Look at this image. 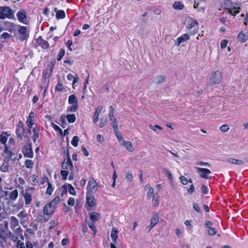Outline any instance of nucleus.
<instances>
[{"mask_svg": "<svg viewBox=\"0 0 248 248\" xmlns=\"http://www.w3.org/2000/svg\"><path fill=\"white\" fill-rule=\"evenodd\" d=\"M184 23L190 34H194L198 31V23L192 17L190 16L186 17Z\"/></svg>", "mask_w": 248, "mask_h": 248, "instance_id": "1", "label": "nucleus"}, {"mask_svg": "<svg viewBox=\"0 0 248 248\" xmlns=\"http://www.w3.org/2000/svg\"><path fill=\"white\" fill-rule=\"evenodd\" d=\"M225 12L231 14L232 16H235V15L239 13L240 8L234 5L230 0H226L223 5Z\"/></svg>", "mask_w": 248, "mask_h": 248, "instance_id": "2", "label": "nucleus"}, {"mask_svg": "<svg viewBox=\"0 0 248 248\" xmlns=\"http://www.w3.org/2000/svg\"><path fill=\"white\" fill-rule=\"evenodd\" d=\"M13 16L12 10L8 7H0V19L10 18Z\"/></svg>", "mask_w": 248, "mask_h": 248, "instance_id": "3", "label": "nucleus"}, {"mask_svg": "<svg viewBox=\"0 0 248 248\" xmlns=\"http://www.w3.org/2000/svg\"><path fill=\"white\" fill-rule=\"evenodd\" d=\"M17 30L19 34L18 39L20 41H24L29 37V33L27 27L19 25Z\"/></svg>", "mask_w": 248, "mask_h": 248, "instance_id": "4", "label": "nucleus"}, {"mask_svg": "<svg viewBox=\"0 0 248 248\" xmlns=\"http://www.w3.org/2000/svg\"><path fill=\"white\" fill-rule=\"evenodd\" d=\"M222 80V73L219 71L214 72L210 78V84L214 85L218 84Z\"/></svg>", "mask_w": 248, "mask_h": 248, "instance_id": "5", "label": "nucleus"}, {"mask_svg": "<svg viewBox=\"0 0 248 248\" xmlns=\"http://www.w3.org/2000/svg\"><path fill=\"white\" fill-rule=\"evenodd\" d=\"M34 187H28L26 189L25 192H23V195L25 199V203L26 205H29L32 201V193L30 192L31 190H33Z\"/></svg>", "mask_w": 248, "mask_h": 248, "instance_id": "6", "label": "nucleus"}, {"mask_svg": "<svg viewBox=\"0 0 248 248\" xmlns=\"http://www.w3.org/2000/svg\"><path fill=\"white\" fill-rule=\"evenodd\" d=\"M97 190V186L95 180L93 178L89 179L87 185V193H95Z\"/></svg>", "mask_w": 248, "mask_h": 248, "instance_id": "7", "label": "nucleus"}, {"mask_svg": "<svg viewBox=\"0 0 248 248\" xmlns=\"http://www.w3.org/2000/svg\"><path fill=\"white\" fill-rule=\"evenodd\" d=\"M22 152L25 157L29 158H32L33 157V153L31 143L27 144L24 146Z\"/></svg>", "mask_w": 248, "mask_h": 248, "instance_id": "8", "label": "nucleus"}, {"mask_svg": "<svg viewBox=\"0 0 248 248\" xmlns=\"http://www.w3.org/2000/svg\"><path fill=\"white\" fill-rule=\"evenodd\" d=\"M114 108L112 106H110L109 108L108 117L109 120L112 122L111 126L113 129H117L118 126L116 119L114 116Z\"/></svg>", "mask_w": 248, "mask_h": 248, "instance_id": "9", "label": "nucleus"}, {"mask_svg": "<svg viewBox=\"0 0 248 248\" xmlns=\"http://www.w3.org/2000/svg\"><path fill=\"white\" fill-rule=\"evenodd\" d=\"M62 167L64 170H72L73 169V165L68 153L67 154V158H65L62 163Z\"/></svg>", "mask_w": 248, "mask_h": 248, "instance_id": "10", "label": "nucleus"}, {"mask_svg": "<svg viewBox=\"0 0 248 248\" xmlns=\"http://www.w3.org/2000/svg\"><path fill=\"white\" fill-rule=\"evenodd\" d=\"M4 147L3 152L5 154V157L9 160H12V157L15 155L13 147L5 145Z\"/></svg>", "mask_w": 248, "mask_h": 248, "instance_id": "11", "label": "nucleus"}, {"mask_svg": "<svg viewBox=\"0 0 248 248\" xmlns=\"http://www.w3.org/2000/svg\"><path fill=\"white\" fill-rule=\"evenodd\" d=\"M86 204L88 205L87 209L91 210V208L95 206L94 198L91 193H87L86 195Z\"/></svg>", "mask_w": 248, "mask_h": 248, "instance_id": "12", "label": "nucleus"}, {"mask_svg": "<svg viewBox=\"0 0 248 248\" xmlns=\"http://www.w3.org/2000/svg\"><path fill=\"white\" fill-rule=\"evenodd\" d=\"M197 172L201 177L206 179L209 178L208 175L211 173L210 170L207 169L201 168H197Z\"/></svg>", "mask_w": 248, "mask_h": 248, "instance_id": "13", "label": "nucleus"}, {"mask_svg": "<svg viewBox=\"0 0 248 248\" xmlns=\"http://www.w3.org/2000/svg\"><path fill=\"white\" fill-rule=\"evenodd\" d=\"M16 16L18 20L23 23H26L27 15L26 12L24 9H20L17 13Z\"/></svg>", "mask_w": 248, "mask_h": 248, "instance_id": "14", "label": "nucleus"}, {"mask_svg": "<svg viewBox=\"0 0 248 248\" xmlns=\"http://www.w3.org/2000/svg\"><path fill=\"white\" fill-rule=\"evenodd\" d=\"M50 76V74L47 72H45L43 73V81L41 85L42 88H44V92H45L46 90V88H47L48 83L49 82V78Z\"/></svg>", "mask_w": 248, "mask_h": 248, "instance_id": "15", "label": "nucleus"}, {"mask_svg": "<svg viewBox=\"0 0 248 248\" xmlns=\"http://www.w3.org/2000/svg\"><path fill=\"white\" fill-rule=\"evenodd\" d=\"M103 108V107L102 106H99L95 108L93 120L94 124H96L98 121L99 116L102 112Z\"/></svg>", "mask_w": 248, "mask_h": 248, "instance_id": "16", "label": "nucleus"}, {"mask_svg": "<svg viewBox=\"0 0 248 248\" xmlns=\"http://www.w3.org/2000/svg\"><path fill=\"white\" fill-rule=\"evenodd\" d=\"M35 122V114L33 112H31L27 120L26 124L30 128H32V125L34 124Z\"/></svg>", "mask_w": 248, "mask_h": 248, "instance_id": "17", "label": "nucleus"}, {"mask_svg": "<svg viewBox=\"0 0 248 248\" xmlns=\"http://www.w3.org/2000/svg\"><path fill=\"white\" fill-rule=\"evenodd\" d=\"M36 43L43 49H46L49 47V44L46 41L43 40L41 36H39L36 39Z\"/></svg>", "mask_w": 248, "mask_h": 248, "instance_id": "18", "label": "nucleus"}, {"mask_svg": "<svg viewBox=\"0 0 248 248\" xmlns=\"http://www.w3.org/2000/svg\"><path fill=\"white\" fill-rule=\"evenodd\" d=\"M54 209L49 204L46 205L43 208V213L50 217L53 215Z\"/></svg>", "mask_w": 248, "mask_h": 248, "instance_id": "19", "label": "nucleus"}, {"mask_svg": "<svg viewBox=\"0 0 248 248\" xmlns=\"http://www.w3.org/2000/svg\"><path fill=\"white\" fill-rule=\"evenodd\" d=\"M49 217H48L46 215H45L44 213L40 214L37 215L36 217L37 221L40 223H44L46 222L49 218Z\"/></svg>", "mask_w": 248, "mask_h": 248, "instance_id": "20", "label": "nucleus"}, {"mask_svg": "<svg viewBox=\"0 0 248 248\" xmlns=\"http://www.w3.org/2000/svg\"><path fill=\"white\" fill-rule=\"evenodd\" d=\"M189 38V37L187 34H184L177 38V41L175 42V45L179 46L182 43L188 40Z\"/></svg>", "mask_w": 248, "mask_h": 248, "instance_id": "21", "label": "nucleus"}, {"mask_svg": "<svg viewBox=\"0 0 248 248\" xmlns=\"http://www.w3.org/2000/svg\"><path fill=\"white\" fill-rule=\"evenodd\" d=\"M123 146H124L126 150L130 152H132L134 150L132 143L131 142L126 140H123V142L121 143Z\"/></svg>", "mask_w": 248, "mask_h": 248, "instance_id": "22", "label": "nucleus"}, {"mask_svg": "<svg viewBox=\"0 0 248 248\" xmlns=\"http://www.w3.org/2000/svg\"><path fill=\"white\" fill-rule=\"evenodd\" d=\"M89 215L90 218L93 223L99 220L101 218V215L96 212H91Z\"/></svg>", "mask_w": 248, "mask_h": 248, "instance_id": "23", "label": "nucleus"}, {"mask_svg": "<svg viewBox=\"0 0 248 248\" xmlns=\"http://www.w3.org/2000/svg\"><path fill=\"white\" fill-rule=\"evenodd\" d=\"M159 220V216L157 214H154L153 217L151 218V223H150V228H153L155 227L157 223H158Z\"/></svg>", "mask_w": 248, "mask_h": 248, "instance_id": "24", "label": "nucleus"}, {"mask_svg": "<svg viewBox=\"0 0 248 248\" xmlns=\"http://www.w3.org/2000/svg\"><path fill=\"white\" fill-rule=\"evenodd\" d=\"M226 161L229 163L237 165H242L244 164V161L241 160L236 159L232 158H227Z\"/></svg>", "mask_w": 248, "mask_h": 248, "instance_id": "25", "label": "nucleus"}, {"mask_svg": "<svg viewBox=\"0 0 248 248\" xmlns=\"http://www.w3.org/2000/svg\"><path fill=\"white\" fill-rule=\"evenodd\" d=\"M10 227L11 229H13L19 225V222L17 219L14 216L11 217L10 218Z\"/></svg>", "mask_w": 248, "mask_h": 248, "instance_id": "26", "label": "nucleus"}, {"mask_svg": "<svg viewBox=\"0 0 248 248\" xmlns=\"http://www.w3.org/2000/svg\"><path fill=\"white\" fill-rule=\"evenodd\" d=\"M118 231L115 229H112L111 232V238L114 244L117 242Z\"/></svg>", "mask_w": 248, "mask_h": 248, "instance_id": "27", "label": "nucleus"}, {"mask_svg": "<svg viewBox=\"0 0 248 248\" xmlns=\"http://www.w3.org/2000/svg\"><path fill=\"white\" fill-rule=\"evenodd\" d=\"M238 39L241 42H245L248 39V34L241 31L238 35Z\"/></svg>", "mask_w": 248, "mask_h": 248, "instance_id": "28", "label": "nucleus"}, {"mask_svg": "<svg viewBox=\"0 0 248 248\" xmlns=\"http://www.w3.org/2000/svg\"><path fill=\"white\" fill-rule=\"evenodd\" d=\"M18 196V191L17 189L10 192L9 194V199L11 201H15Z\"/></svg>", "mask_w": 248, "mask_h": 248, "instance_id": "29", "label": "nucleus"}, {"mask_svg": "<svg viewBox=\"0 0 248 248\" xmlns=\"http://www.w3.org/2000/svg\"><path fill=\"white\" fill-rule=\"evenodd\" d=\"M145 187L147 189H148L147 194V199H150L152 197H153V196L155 195L154 194L153 188L148 184L146 185Z\"/></svg>", "mask_w": 248, "mask_h": 248, "instance_id": "30", "label": "nucleus"}, {"mask_svg": "<svg viewBox=\"0 0 248 248\" xmlns=\"http://www.w3.org/2000/svg\"><path fill=\"white\" fill-rule=\"evenodd\" d=\"M159 203V196L158 194H155L153 197L152 204L155 207L158 206Z\"/></svg>", "mask_w": 248, "mask_h": 248, "instance_id": "31", "label": "nucleus"}, {"mask_svg": "<svg viewBox=\"0 0 248 248\" xmlns=\"http://www.w3.org/2000/svg\"><path fill=\"white\" fill-rule=\"evenodd\" d=\"M60 201V198L59 196L56 197L51 202L49 203L50 206L52 207L54 210L56 208V205L59 203Z\"/></svg>", "mask_w": 248, "mask_h": 248, "instance_id": "32", "label": "nucleus"}, {"mask_svg": "<svg viewBox=\"0 0 248 248\" xmlns=\"http://www.w3.org/2000/svg\"><path fill=\"white\" fill-rule=\"evenodd\" d=\"M184 7L183 3L181 1L175 2L173 4V7L176 10H182Z\"/></svg>", "mask_w": 248, "mask_h": 248, "instance_id": "33", "label": "nucleus"}, {"mask_svg": "<svg viewBox=\"0 0 248 248\" xmlns=\"http://www.w3.org/2000/svg\"><path fill=\"white\" fill-rule=\"evenodd\" d=\"M10 167L8 162H4L0 167V170L2 172H6L9 171Z\"/></svg>", "mask_w": 248, "mask_h": 248, "instance_id": "34", "label": "nucleus"}, {"mask_svg": "<svg viewBox=\"0 0 248 248\" xmlns=\"http://www.w3.org/2000/svg\"><path fill=\"white\" fill-rule=\"evenodd\" d=\"M24 130V128H17L16 129V134L17 135V137L18 140H23L22 133L23 131Z\"/></svg>", "mask_w": 248, "mask_h": 248, "instance_id": "35", "label": "nucleus"}, {"mask_svg": "<svg viewBox=\"0 0 248 248\" xmlns=\"http://www.w3.org/2000/svg\"><path fill=\"white\" fill-rule=\"evenodd\" d=\"M12 35L7 32H4L0 35V39L2 41H5L6 39H9Z\"/></svg>", "mask_w": 248, "mask_h": 248, "instance_id": "36", "label": "nucleus"}, {"mask_svg": "<svg viewBox=\"0 0 248 248\" xmlns=\"http://www.w3.org/2000/svg\"><path fill=\"white\" fill-rule=\"evenodd\" d=\"M68 122L69 123H73L76 121V116L74 114H68L66 117Z\"/></svg>", "mask_w": 248, "mask_h": 248, "instance_id": "37", "label": "nucleus"}, {"mask_svg": "<svg viewBox=\"0 0 248 248\" xmlns=\"http://www.w3.org/2000/svg\"><path fill=\"white\" fill-rule=\"evenodd\" d=\"M65 16V12L63 10H58L56 12V18L58 19L63 18Z\"/></svg>", "mask_w": 248, "mask_h": 248, "instance_id": "38", "label": "nucleus"}, {"mask_svg": "<svg viewBox=\"0 0 248 248\" xmlns=\"http://www.w3.org/2000/svg\"><path fill=\"white\" fill-rule=\"evenodd\" d=\"M68 103L71 104L78 103V100L75 95L72 94L69 96Z\"/></svg>", "mask_w": 248, "mask_h": 248, "instance_id": "39", "label": "nucleus"}, {"mask_svg": "<svg viewBox=\"0 0 248 248\" xmlns=\"http://www.w3.org/2000/svg\"><path fill=\"white\" fill-rule=\"evenodd\" d=\"M155 82L157 83H161L163 82L165 80V78L162 75H159L155 77Z\"/></svg>", "mask_w": 248, "mask_h": 248, "instance_id": "40", "label": "nucleus"}, {"mask_svg": "<svg viewBox=\"0 0 248 248\" xmlns=\"http://www.w3.org/2000/svg\"><path fill=\"white\" fill-rule=\"evenodd\" d=\"M33 162L31 160L27 159L25 162V166L28 169H31L33 166Z\"/></svg>", "mask_w": 248, "mask_h": 248, "instance_id": "41", "label": "nucleus"}, {"mask_svg": "<svg viewBox=\"0 0 248 248\" xmlns=\"http://www.w3.org/2000/svg\"><path fill=\"white\" fill-rule=\"evenodd\" d=\"M32 131L33 133V140L34 142H35L36 140L39 138V133L38 132L37 129L35 127L33 128Z\"/></svg>", "mask_w": 248, "mask_h": 248, "instance_id": "42", "label": "nucleus"}, {"mask_svg": "<svg viewBox=\"0 0 248 248\" xmlns=\"http://www.w3.org/2000/svg\"><path fill=\"white\" fill-rule=\"evenodd\" d=\"M79 138L77 136H75L73 138V139L71 141V144L74 147H77L78 145V142L79 141Z\"/></svg>", "mask_w": 248, "mask_h": 248, "instance_id": "43", "label": "nucleus"}, {"mask_svg": "<svg viewBox=\"0 0 248 248\" xmlns=\"http://www.w3.org/2000/svg\"><path fill=\"white\" fill-rule=\"evenodd\" d=\"M114 129L115 135H116V136L117 137V139L118 140V141H121L122 142H123V140H124L123 139L122 137L121 136H120L119 135V134L118 126H117V129Z\"/></svg>", "mask_w": 248, "mask_h": 248, "instance_id": "44", "label": "nucleus"}, {"mask_svg": "<svg viewBox=\"0 0 248 248\" xmlns=\"http://www.w3.org/2000/svg\"><path fill=\"white\" fill-rule=\"evenodd\" d=\"M78 103H76L73 104L72 106L70 107H69L67 109L68 111H71V112H75L77 111V110L78 108Z\"/></svg>", "mask_w": 248, "mask_h": 248, "instance_id": "45", "label": "nucleus"}, {"mask_svg": "<svg viewBox=\"0 0 248 248\" xmlns=\"http://www.w3.org/2000/svg\"><path fill=\"white\" fill-rule=\"evenodd\" d=\"M47 183H48V186H47V188L46 190V193L49 195H51V194L53 191V189L51 184L49 183V182L48 181V180H47Z\"/></svg>", "mask_w": 248, "mask_h": 248, "instance_id": "46", "label": "nucleus"}, {"mask_svg": "<svg viewBox=\"0 0 248 248\" xmlns=\"http://www.w3.org/2000/svg\"><path fill=\"white\" fill-rule=\"evenodd\" d=\"M31 130L30 129L26 130L24 128V130L23 131L22 133V136H23L25 138H29V136L31 135Z\"/></svg>", "mask_w": 248, "mask_h": 248, "instance_id": "47", "label": "nucleus"}, {"mask_svg": "<svg viewBox=\"0 0 248 248\" xmlns=\"http://www.w3.org/2000/svg\"><path fill=\"white\" fill-rule=\"evenodd\" d=\"M163 170L165 172L168 178L169 179V180L170 181H172L173 180V178L169 170L166 168H163Z\"/></svg>", "mask_w": 248, "mask_h": 248, "instance_id": "48", "label": "nucleus"}, {"mask_svg": "<svg viewBox=\"0 0 248 248\" xmlns=\"http://www.w3.org/2000/svg\"><path fill=\"white\" fill-rule=\"evenodd\" d=\"M107 122V118L106 117H102L100 120L99 126L102 128L105 126Z\"/></svg>", "mask_w": 248, "mask_h": 248, "instance_id": "49", "label": "nucleus"}, {"mask_svg": "<svg viewBox=\"0 0 248 248\" xmlns=\"http://www.w3.org/2000/svg\"><path fill=\"white\" fill-rule=\"evenodd\" d=\"M56 90L58 91H61L63 89V86L62 83V81L60 80H59L58 83L55 87Z\"/></svg>", "mask_w": 248, "mask_h": 248, "instance_id": "50", "label": "nucleus"}, {"mask_svg": "<svg viewBox=\"0 0 248 248\" xmlns=\"http://www.w3.org/2000/svg\"><path fill=\"white\" fill-rule=\"evenodd\" d=\"M69 172L66 170H62L61 171V176L63 180H66Z\"/></svg>", "mask_w": 248, "mask_h": 248, "instance_id": "51", "label": "nucleus"}, {"mask_svg": "<svg viewBox=\"0 0 248 248\" xmlns=\"http://www.w3.org/2000/svg\"><path fill=\"white\" fill-rule=\"evenodd\" d=\"M65 55V50L64 49H61L60 51L59 52V55L58 56L57 60L60 61L61 60L62 58Z\"/></svg>", "mask_w": 248, "mask_h": 248, "instance_id": "52", "label": "nucleus"}, {"mask_svg": "<svg viewBox=\"0 0 248 248\" xmlns=\"http://www.w3.org/2000/svg\"><path fill=\"white\" fill-rule=\"evenodd\" d=\"M0 140V142H1V143L6 145V143L7 140V137H6L5 134H2L1 135Z\"/></svg>", "mask_w": 248, "mask_h": 248, "instance_id": "53", "label": "nucleus"}, {"mask_svg": "<svg viewBox=\"0 0 248 248\" xmlns=\"http://www.w3.org/2000/svg\"><path fill=\"white\" fill-rule=\"evenodd\" d=\"M219 129L221 132H225L228 131L230 127L227 124H223L220 127Z\"/></svg>", "mask_w": 248, "mask_h": 248, "instance_id": "54", "label": "nucleus"}, {"mask_svg": "<svg viewBox=\"0 0 248 248\" xmlns=\"http://www.w3.org/2000/svg\"><path fill=\"white\" fill-rule=\"evenodd\" d=\"M68 191L70 194L75 195L76 194V191L75 190L74 188L71 184H68Z\"/></svg>", "mask_w": 248, "mask_h": 248, "instance_id": "55", "label": "nucleus"}, {"mask_svg": "<svg viewBox=\"0 0 248 248\" xmlns=\"http://www.w3.org/2000/svg\"><path fill=\"white\" fill-rule=\"evenodd\" d=\"M207 232H208V234L209 235H215V234H216L217 230L215 228L212 227L211 228L207 230Z\"/></svg>", "mask_w": 248, "mask_h": 248, "instance_id": "56", "label": "nucleus"}, {"mask_svg": "<svg viewBox=\"0 0 248 248\" xmlns=\"http://www.w3.org/2000/svg\"><path fill=\"white\" fill-rule=\"evenodd\" d=\"M205 1V0H194V7L197 8L200 4L204 3Z\"/></svg>", "mask_w": 248, "mask_h": 248, "instance_id": "57", "label": "nucleus"}, {"mask_svg": "<svg viewBox=\"0 0 248 248\" xmlns=\"http://www.w3.org/2000/svg\"><path fill=\"white\" fill-rule=\"evenodd\" d=\"M6 236V232L3 228H0V238L4 239Z\"/></svg>", "mask_w": 248, "mask_h": 248, "instance_id": "58", "label": "nucleus"}, {"mask_svg": "<svg viewBox=\"0 0 248 248\" xmlns=\"http://www.w3.org/2000/svg\"><path fill=\"white\" fill-rule=\"evenodd\" d=\"M126 179L129 182H131L133 180V175L131 172H127L126 174Z\"/></svg>", "mask_w": 248, "mask_h": 248, "instance_id": "59", "label": "nucleus"}, {"mask_svg": "<svg viewBox=\"0 0 248 248\" xmlns=\"http://www.w3.org/2000/svg\"><path fill=\"white\" fill-rule=\"evenodd\" d=\"M227 43H228V41L227 40H226L225 39L222 40L221 41V43H220L221 48L222 49L225 48L227 46Z\"/></svg>", "mask_w": 248, "mask_h": 248, "instance_id": "60", "label": "nucleus"}, {"mask_svg": "<svg viewBox=\"0 0 248 248\" xmlns=\"http://www.w3.org/2000/svg\"><path fill=\"white\" fill-rule=\"evenodd\" d=\"M17 217L21 218H24L27 217V214L25 211H21L18 214Z\"/></svg>", "mask_w": 248, "mask_h": 248, "instance_id": "61", "label": "nucleus"}, {"mask_svg": "<svg viewBox=\"0 0 248 248\" xmlns=\"http://www.w3.org/2000/svg\"><path fill=\"white\" fill-rule=\"evenodd\" d=\"M193 208L194 209V210L195 211H196L198 213H201L202 212V210L200 208V207L199 206V205L196 203H194L193 204Z\"/></svg>", "mask_w": 248, "mask_h": 248, "instance_id": "62", "label": "nucleus"}, {"mask_svg": "<svg viewBox=\"0 0 248 248\" xmlns=\"http://www.w3.org/2000/svg\"><path fill=\"white\" fill-rule=\"evenodd\" d=\"M180 179L181 180V183L184 185H186L187 184V179L184 176H181L180 177Z\"/></svg>", "mask_w": 248, "mask_h": 248, "instance_id": "63", "label": "nucleus"}, {"mask_svg": "<svg viewBox=\"0 0 248 248\" xmlns=\"http://www.w3.org/2000/svg\"><path fill=\"white\" fill-rule=\"evenodd\" d=\"M68 204L70 206H73L75 204V199L73 197H70L67 202Z\"/></svg>", "mask_w": 248, "mask_h": 248, "instance_id": "64", "label": "nucleus"}]
</instances>
